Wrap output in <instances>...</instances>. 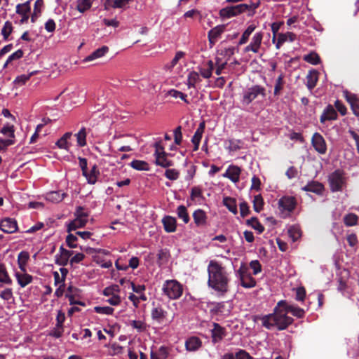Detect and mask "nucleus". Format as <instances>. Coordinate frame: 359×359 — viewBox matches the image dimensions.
Masks as SVG:
<instances>
[{
  "instance_id": "f257e3e1",
  "label": "nucleus",
  "mask_w": 359,
  "mask_h": 359,
  "mask_svg": "<svg viewBox=\"0 0 359 359\" xmlns=\"http://www.w3.org/2000/svg\"><path fill=\"white\" fill-rule=\"evenodd\" d=\"M283 306H279L278 302L273 309L272 313L262 316H256V318L262 320V326L268 330L276 327L278 330H285L292 325L294 319L288 316Z\"/></svg>"
},
{
  "instance_id": "f03ea898",
  "label": "nucleus",
  "mask_w": 359,
  "mask_h": 359,
  "mask_svg": "<svg viewBox=\"0 0 359 359\" xmlns=\"http://www.w3.org/2000/svg\"><path fill=\"white\" fill-rule=\"evenodd\" d=\"M209 287L225 294L229 290V278L225 269L217 261L211 260L208 266Z\"/></svg>"
},
{
  "instance_id": "7ed1b4c3",
  "label": "nucleus",
  "mask_w": 359,
  "mask_h": 359,
  "mask_svg": "<svg viewBox=\"0 0 359 359\" xmlns=\"http://www.w3.org/2000/svg\"><path fill=\"white\" fill-rule=\"evenodd\" d=\"M259 96L262 98L265 97L266 89L260 85H254L243 91L241 102L243 106H248Z\"/></svg>"
},
{
  "instance_id": "20e7f679",
  "label": "nucleus",
  "mask_w": 359,
  "mask_h": 359,
  "mask_svg": "<svg viewBox=\"0 0 359 359\" xmlns=\"http://www.w3.org/2000/svg\"><path fill=\"white\" fill-rule=\"evenodd\" d=\"M297 202L294 196H285L278 200V210L280 217L285 219L290 216L297 206Z\"/></svg>"
},
{
  "instance_id": "39448f33",
  "label": "nucleus",
  "mask_w": 359,
  "mask_h": 359,
  "mask_svg": "<svg viewBox=\"0 0 359 359\" xmlns=\"http://www.w3.org/2000/svg\"><path fill=\"white\" fill-rule=\"evenodd\" d=\"M163 291L169 299H177L182 294L183 287L176 280H168L163 285Z\"/></svg>"
},
{
  "instance_id": "423d86ee",
  "label": "nucleus",
  "mask_w": 359,
  "mask_h": 359,
  "mask_svg": "<svg viewBox=\"0 0 359 359\" xmlns=\"http://www.w3.org/2000/svg\"><path fill=\"white\" fill-rule=\"evenodd\" d=\"M330 190L332 192L341 191L346 186V178L343 170L337 169L332 172L328 178Z\"/></svg>"
},
{
  "instance_id": "0eeeda50",
  "label": "nucleus",
  "mask_w": 359,
  "mask_h": 359,
  "mask_svg": "<svg viewBox=\"0 0 359 359\" xmlns=\"http://www.w3.org/2000/svg\"><path fill=\"white\" fill-rule=\"evenodd\" d=\"M238 277L241 281V285L245 288H252L256 285V280L249 273L248 268L242 264L237 271Z\"/></svg>"
},
{
  "instance_id": "6e6552de",
  "label": "nucleus",
  "mask_w": 359,
  "mask_h": 359,
  "mask_svg": "<svg viewBox=\"0 0 359 359\" xmlns=\"http://www.w3.org/2000/svg\"><path fill=\"white\" fill-rule=\"evenodd\" d=\"M248 8V4H246L226 6L219 11V16L222 18L229 19L247 11Z\"/></svg>"
},
{
  "instance_id": "1a4fd4ad",
  "label": "nucleus",
  "mask_w": 359,
  "mask_h": 359,
  "mask_svg": "<svg viewBox=\"0 0 359 359\" xmlns=\"http://www.w3.org/2000/svg\"><path fill=\"white\" fill-rule=\"evenodd\" d=\"M311 144L320 154L327 152V144L324 137L319 133H315L311 137Z\"/></svg>"
},
{
  "instance_id": "9d476101",
  "label": "nucleus",
  "mask_w": 359,
  "mask_h": 359,
  "mask_svg": "<svg viewBox=\"0 0 359 359\" xmlns=\"http://www.w3.org/2000/svg\"><path fill=\"white\" fill-rule=\"evenodd\" d=\"M264 34L262 32L255 33L251 40V42L244 48L245 53L252 51L257 53L261 48Z\"/></svg>"
},
{
  "instance_id": "9b49d317",
  "label": "nucleus",
  "mask_w": 359,
  "mask_h": 359,
  "mask_svg": "<svg viewBox=\"0 0 359 359\" xmlns=\"http://www.w3.org/2000/svg\"><path fill=\"white\" fill-rule=\"evenodd\" d=\"M151 316L154 321L161 323L167 316V311L164 310L162 305L155 302L152 303Z\"/></svg>"
},
{
  "instance_id": "f8f14e48",
  "label": "nucleus",
  "mask_w": 359,
  "mask_h": 359,
  "mask_svg": "<svg viewBox=\"0 0 359 359\" xmlns=\"http://www.w3.org/2000/svg\"><path fill=\"white\" fill-rule=\"evenodd\" d=\"M343 95L347 102L350 104L351 109L353 114L356 116H359V98L356 95L348 92V90H344Z\"/></svg>"
},
{
  "instance_id": "ddd939ff",
  "label": "nucleus",
  "mask_w": 359,
  "mask_h": 359,
  "mask_svg": "<svg viewBox=\"0 0 359 359\" xmlns=\"http://www.w3.org/2000/svg\"><path fill=\"white\" fill-rule=\"evenodd\" d=\"M279 306H283L287 313H291L294 316L298 318H302L305 316V311L297 306L288 304L285 300H280L278 302Z\"/></svg>"
},
{
  "instance_id": "4468645a",
  "label": "nucleus",
  "mask_w": 359,
  "mask_h": 359,
  "mask_svg": "<svg viewBox=\"0 0 359 359\" xmlns=\"http://www.w3.org/2000/svg\"><path fill=\"white\" fill-rule=\"evenodd\" d=\"M0 229L6 233H13L18 231V224L15 219L4 218L0 222Z\"/></svg>"
},
{
  "instance_id": "2eb2a0df",
  "label": "nucleus",
  "mask_w": 359,
  "mask_h": 359,
  "mask_svg": "<svg viewBox=\"0 0 359 359\" xmlns=\"http://www.w3.org/2000/svg\"><path fill=\"white\" fill-rule=\"evenodd\" d=\"M241 169L237 165H231L222 175L224 177L229 179L233 183L239 182Z\"/></svg>"
},
{
  "instance_id": "dca6fc26",
  "label": "nucleus",
  "mask_w": 359,
  "mask_h": 359,
  "mask_svg": "<svg viewBox=\"0 0 359 359\" xmlns=\"http://www.w3.org/2000/svg\"><path fill=\"white\" fill-rule=\"evenodd\" d=\"M226 332L224 327H222L219 323H213V329L211 330L212 341L214 344L222 341L226 336Z\"/></svg>"
},
{
  "instance_id": "f3484780",
  "label": "nucleus",
  "mask_w": 359,
  "mask_h": 359,
  "mask_svg": "<svg viewBox=\"0 0 359 359\" xmlns=\"http://www.w3.org/2000/svg\"><path fill=\"white\" fill-rule=\"evenodd\" d=\"M59 251L60 254L55 255V264L60 266H66L70 257L73 255V251L66 250L63 246H60Z\"/></svg>"
},
{
  "instance_id": "a211bd4d",
  "label": "nucleus",
  "mask_w": 359,
  "mask_h": 359,
  "mask_svg": "<svg viewBox=\"0 0 359 359\" xmlns=\"http://www.w3.org/2000/svg\"><path fill=\"white\" fill-rule=\"evenodd\" d=\"M225 26L224 25H217L214 28L211 29L208 33V38L209 41V43L210 47H212L217 39L220 36V35L224 32Z\"/></svg>"
},
{
  "instance_id": "6ab92c4d",
  "label": "nucleus",
  "mask_w": 359,
  "mask_h": 359,
  "mask_svg": "<svg viewBox=\"0 0 359 359\" xmlns=\"http://www.w3.org/2000/svg\"><path fill=\"white\" fill-rule=\"evenodd\" d=\"M193 219L195 224L198 227L205 226L207 224L206 212L201 209H197L194 212Z\"/></svg>"
},
{
  "instance_id": "aec40b11",
  "label": "nucleus",
  "mask_w": 359,
  "mask_h": 359,
  "mask_svg": "<svg viewBox=\"0 0 359 359\" xmlns=\"http://www.w3.org/2000/svg\"><path fill=\"white\" fill-rule=\"evenodd\" d=\"M164 230L167 233H172L176 231L177 220L174 217L166 215L162 219Z\"/></svg>"
},
{
  "instance_id": "412c9836",
  "label": "nucleus",
  "mask_w": 359,
  "mask_h": 359,
  "mask_svg": "<svg viewBox=\"0 0 359 359\" xmlns=\"http://www.w3.org/2000/svg\"><path fill=\"white\" fill-rule=\"evenodd\" d=\"M168 153L161 152V154L155 156V163L156 165L161 166L164 168H168L174 165L172 161L168 158Z\"/></svg>"
},
{
  "instance_id": "4be33fe9",
  "label": "nucleus",
  "mask_w": 359,
  "mask_h": 359,
  "mask_svg": "<svg viewBox=\"0 0 359 359\" xmlns=\"http://www.w3.org/2000/svg\"><path fill=\"white\" fill-rule=\"evenodd\" d=\"M337 118V113L334 107L329 104L324 110L323 114L320 116V121L324 123L328 120H336Z\"/></svg>"
},
{
  "instance_id": "5701e85b",
  "label": "nucleus",
  "mask_w": 359,
  "mask_h": 359,
  "mask_svg": "<svg viewBox=\"0 0 359 359\" xmlns=\"http://www.w3.org/2000/svg\"><path fill=\"white\" fill-rule=\"evenodd\" d=\"M108 51H109V48L107 46H103L101 48L96 49L92 53H90L89 55L86 57L83 60V62H91L94 60L100 58V57L104 56Z\"/></svg>"
},
{
  "instance_id": "b1692460",
  "label": "nucleus",
  "mask_w": 359,
  "mask_h": 359,
  "mask_svg": "<svg viewBox=\"0 0 359 359\" xmlns=\"http://www.w3.org/2000/svg\"><path fill=\"white\" fill-rule=\"evenodd\" d=\"M296 34L293 32H288L287 33L278 34L277 42L276 43V49H280L281 46L287 41L292 42L296 40Z\"/></svg>"
},
{
  "instance_id": "393cba45",
  "label": "nucleus",
  "mask_w": 359,
  "mask_h": 359,
  "mask_svg": "<svg viewBox=\"0 0 359 359\" xmlns=\"http://www.w3.org/2000/svg\"><path fill=\"white\" fill-rule=\"evenodd\" d=\"M15 276L16 277L18 284L20 285L21 287H26L33 280L32 276L27 273L26 272H23V273L16 272Z\"/></svg>"
},
{
  "instance_id": "a878e982",
  "label": "nucleus",
  "mask_w": 359,
  "mask_h": 359,
  "mask_svg": "<svg viewBox=\"0 0 359 359\" xmlns=\"http://www.w3.org/2000/svg\"><path fill=\"white\" fill-rule=\"evenodd\" d=\"M318 80V72L316 70L309 71L306 76V87L312 90L316 86Z\"/></svg>"
},
{
  "instance_id": "bb28decb",
  "label": "nucleus",
  "mask_w": 359,
  "mask_h": 359,
  "mask_svg": "<svg viewBox=\"0 0 359 359\" xmlns=\"http://www.w3.org/2000/svg\"><path fill=\"white\" fill-rule=\"evenodd\" d=\"M302 189L306 191H310L320 194L323 192L324 187L321 183L318 182L312 181L304 187Z\"/></svg>"
},
{
  "instance_id": "cd10ccee",
  "label": "nucleus",
  "mask_w": 359,
  "mask_h": 359,
  "mask_svg": "<svg viewBox=\"0 0 359 359\" xmlns=\"http://www.w3.org/2000/svg\"><path fill=\"white\" fill-rule=\"evenodd\" d=\"M201 346V341L198 337H191L185 343L187 350L189 351H196Z\"/></svg>"
},
{
  "instance_id": "c85d7f7f",
  "label": "nucleus",
  "mask_w": 359,
  "mask_h": 359,
  "mask_svg": "<svg viewBox=\"0 0 359 359\" xmlns=\"http://www.w3.org/2000/svg\"><path fill=\"white\" fill-rule=\"evenodd\" d=\"M88 219H81L76 217L67 225V232H71L79 228H82L86 226Z\"/></svg>"
},
{
  "instance_id": "c756f323",
  "label": "nucleus",
  "mask_w": 359,
  "mask_h": 359,
  "mask_svg": "<svg viewBox=\"0 0 359 359\" xmlns=\"http://www.w3.org/2000/svg\"><path fill=\"white\" fill-rule=\"evenodd\" d=\"M0 283L1 285H11L13 280L8 275L6 268L4 264H0Z\"/></svg>"
},
{
  "instance_id": "7c9ffc66",
  "label": "nucleus",
  "mask_w": 359,
  "mask_h": 359,
  "mask_svg": "<svg viewBox=\"0 0 359 359\" xmlns=\"http://www.w3.org/2000/svg\"><path fill=\"white\" fill-rule=\"evenodd\" d=\"M67 196V194L61 191H51L46 195V199L53 203H59L62 201Z\"/></svg>"
},
{
  "instance_id": "2f4dec72",
  "label": "nucleus",
  "mask_w": 359,
  "mask_h": 359,
  "mask_svg": "<svg viewBox=\"0 0 359 359\" xmlns=\"http://www.w3.org/2000/svg\"><path fill=\"white\" fill-rule=\"evenodd\" d=\"M99 174H100V172L97 170V167L95 164H94L93 165V167L91 168L90 171L88 172L87 170L86 175H83V176L86 177V178L88 181V183H89L90 184H94L97 182V176Z\"/></svg>"
},
{
  "instance_id": "473e14b6",
  "label": "nucleus",
  "mask_w": 359,
  "mask_h": 359,
  "mask_svg": "<svg viewBox=\"0 0 359 359\" xmlns=\"http://www.w3.org/2000/svg\"><path fill=\"white\" fill-rule=\"evenodd\" d=\"M246 224L256 230L258 232V233H262L264 231V226L260 223V222L256 217H252L250 219H247Z\"/></svg>"
},
{
  "instance_id": "72a5a7b5",
  "label": "nucleus",
  "mask_w": 359,
  "mask_h": 359,
  "mask_svg": "<svg viewBox=\"0 0 359 359\" xmlns=\"http://www.w3.org/2000/svg\"><path fill=\"white\" fill-rule=\"evenodd\" d=\"M29 258V253L25 251L20 252L18 256V266L22 272H26V265Z\"/></svg>"
},
{
  "instance_id": "f704fd0d",
  "label": "nucleus",
  "mask_w": 359,
  "mask_h": 359,
  "mask_svg": "<svg viewBox=\"0 0 359 359\" xmlns=\"http://www.w3.org/2000/svg\"><path fill=\"white\" fill-rule=\"evenodd\" d=\"M130 165L135 170L139 171H149L150 169L147 162L141 160H133Z\"/></svg>"
},
{
  "instance_id": "c9c22d12",
  "label": "nucleus",
  "mask_w": 359,
  "mask_h": 359,
  "mask_svg": "<svg viewBox=\"0 0 359 359\" xmlns=\"http://www.w3.org/2000/svg\"><path fill=\"white\" fill-rule=\"evenodd\" d=\"M223 203L230 212L234 215L237 214L238 210L236 201L235 198L231 197H224L223 199Z\"/></svg>"
},
{
  "instance_id": "e433bc0d",
  "label": "nucleus",
  "mask_w": 359,
  "mask_h": 359,
  "mask_svg": "<svg viewBox=\"0 0 359 359\" xmlns=\"http://www.w3.org/2000/svg\"><path fill=\"white\" fill-rule=\"evenodd\" d=\"M177 215L179 219H182L184 224H188L190 221V217L189 215L187 208L181 205L177 208Z\"/></svg>"
},
{
  "instance_id": "4c0bfd02",
  "label": "nucleus",
  "mask_w": 359,
  "mask_h": 359,
  "mask_svg": "<svg viewBox=\"0 0 359 359\" xmlns=\"http://www.w3.org/2000/svg\"><path fill=\"white\" fill-rule=\"evenodd\" d=\"M343 221L346 226H353L358 224V217L355 213H348L344 215Z\"/></svg>"
},
{
  "instance_id": "58836bf2",
  "label": "nucleus",
  "mask_w": 359,
  "mask_h": 359,
  "mask_svg": "<svg viewBox=\"0 0 359 359\" xmlns=\"http://www.w3.org/2000/svg\"><path fill=\"white\" fill-rule=\"evenodd\" d=\"M256 27L254 25H249L247 29L243 32L241 38L238 41V45L241 46L246 43L249 39L251 34L255 31Z\"/></svg>"
},
{
  "instance_id": "ea45409f",
  "label": "nucleus",
  "mask_w": 359,
  "mask_h": 359,
  "mask_svg": "<svg viewBox=\"0 0 359 359\" xmlns=\"http://www.w3.org/2000/svg\"><path fill=\"white\" fill-rule=\"evenodd\" d=\"M86 129L85 127L81 128L78 133L75 135L78 146L83 147L86 145Z\"/></svg>"
},
{
  "instance_id": "a19ab883",
  "label": "nucleus",
  "mask_w": 359,
  "mask_h": 359,
  "mask_svg": "<svg viewBox=\"0 0 359 359\" xmlns=\"http://www.w3.org/2000/svg\"><path fill=\"white\" fill-rule=\"evenodd\" d=\"M201 81V79H200L199 74L196 72H191L189 74L187 79L188 88H195L196 83L200 82Z\"/></svg>"
},
{
  "instance_id": "79ce46f5",
  "label": "nucleus",
  "mask_w": 359,
  "mask_h": 359,
  "mask_svg": "<svg viewBox=\"0 0 359 359\" xmlns=\"http://www.w3.org/2000/svg\"><path fill=\"white\" fill-rule=\"evenodd\" d=\"M31 1L29 0L24 4H18L16 6V13L20 15L29 14L31 11Z\"/></svg>"
},
{
  "instance_id": "37998d69",
  "label": "nucleus",
  "mask_w": 359,
  "mask_h": 359,
  "mask_svg": "<svg viewBox=\"0 0 359 359\" xmlns=\"http://www.w3.org/2000/svg\"><path fill=\"white\" fill-rule=\"evenodd\" d=\"M304 60L313 65H318L320 62V56L316 52H311L304 55Z\"/></svg>"
},
{
  "instance_id": "c03bdc74",
  "label": "nucleus",
  "mask_w": 359,
  "mask_h": 359,
  "mask_svg": "<svg viewBox=\"0 0 359 359\" xmlns=\"http://www.w3.org/2000/svg\"><path fill=\"white\" fill-rule=\"evenodd\" d=\"M287 233L293 242L297 241L302 236V231L300 229L296 226H290L288 229Z\"/></svg>"
},
{
  "instance_id": "a18cd8bd",
  "label": "nucleus",
  "mask_w": 359,
  "mask_h": 359,
  "mask_svg": "<svg viewBox=\"0 0 359 359\" xmlns=\"http://www.w3.org/2000/svg\"><path fill=\"white\" fill-rule=\"evenodd\" d=\"M92 3V0H78L76 9L83 13L90 8Z\"/></svg>"
},
{
  "instance_id": "49530a36",
  "label": "nucleus",
  "mask_w": 359,
  "mask_h": 359,
  "mask_svg": "<svg viewBox=\"0 0 359 359\" xmlns=\"http://www.w3.org/2000/svg\"><path fill=\"white\" fill-rule=\"evenodd\" d=\"M252 203L253 208L255 212H259L263 209L264 203L263 198L260 194L257 195L254 197Z\"/></svg>"
},
{
  "instance_id": "de8ad7c7",
  "label": "nucleus",
  "mask_w": 359,
  "mask_h": 359,
  "mask_svg": "<svg viewBox=\"0 0 359 359\" xmlns=\"http://www.w3.org/2000/svg\"><path fill=\"white\" fill-rule=\"evenodd\" d=\"M205 128V121H202L200 123L198 128L196 129L194 136L191 138V140L200 141L201 140L203 133H204Z\"/></svg>"
},
{
  "instance_id": "09e8293b",
  "label": "nucleus",
  "mask_w": 359,
  "mask_h": 359,
  "mask_svg": "<svg viewBox=\"0 0 359 359\" xmlns=\"http://www.w3.org/2000/svg\"><path fill=\"white\" fill-rule=\"evenodd\" d=\"M13 32V25L10 21H6L1 29V34L4 36V40H7L9 35Z\"/></svg>"
},
{
  "instance_id": "8fccbe9b",
  "label": "nucleus",
  "mask_w": 359,
  "mask_h": 359,
  "mask_svg": "<svg viewBox=\"0 0 359 359\" xmlns=\"http://www.w3.org/2000/svg\"><path fill=\"white\" fill-rule=\"evenodd\" d=\"M283 78H284V76L283 75V74H281L278 76V77L277 78V79L276 81V84L274 86V92H273L275 95H279L281 90L283 88V83H284Z\"/></svg>"
},
{
  "instance_id": "3c124183",
  "label": "nucleus",
  "mask_w": 359,
  "mask_h": 359,
  "mask_svg": "<svg viewBox=\"0 0 359 359\" xmlns=\"http://www.w3.org/2000/svg\"><path fill=\"white\" fill-rule=\"evenodd\" d=\"M119 286L117 285H113L111 286L107 287L103 291V294L107 297L114 296L116 295V293L119 292Z\"/></svg>"
},
{
  "instance_id": "603ef678",
  "label": "nucleus",
  "mask_w": 359,
  "mask_h": 359,
  "mask_svg": "<svg viewBox=\"0 0 359 359\" xmlns=\"http://www.w3.org/2000/svg\"><path fill=\"white\" fill-rule=\"evenodd\" d=\"M165 177L170 180H176L180 177V172L176 169H168L165 172Z\"/></svg>"
},
{
  "instance_id": "864d4df0",
  "label": "nucleus",
  "mask_w": 359,
  "mask_h": 359,
  "mask_svg": "<svg viewBox=\"0 0 359 359\" xmlns=\"http://www.w3.org/2000/svg\"><path fill=\"white\" fill-rule=\"evenodd\" d=\"M190 198L191 201H196V198H203L202 189L199 187H194L191 190Z\"/></svg>"
},
{
  "instance_id": "5fc2aeb1",
  "label": "nucleus",
  "mask_w": 359,
  "mask_h": 359,
  "mask_svg": "<svg viewBox=\"0 0 359 359\" xmlns=\"http://www.w3.org/2000/svg\"><path fill=\"white\" fill-rule=\"evenodd\" d=\"M94 310L97 313L106 315H111L114 311V309L110 306H95Z\"/></svg>"
},
{
  "instance_id": "6e6d98bb",
  "label": "nucleus",
  "mask_w": 359,
  "mask_h": 359,
  "mask_svg": "<svg viewBox=\"0 0 359 359\" xmlns=\"http://www.w3.org/2000/svg\"><path fill=\"white\" fill-rule=\"evenodd\" d=\"M168 94L175 98H180L182 100H184L185 102L189 103L187 100V95L179 90L172 89L168 92Z\"/></svg>"
},
{
  "instance_id": "4d7b16f0",
  "label": "nucleus",
  "mask_w": 359,
  "mask_h": 359,
  "mask_svg": "<svg viewBox=\"0 0 359 359\" xmlns=\"http://www.w3.org/2000/svg\"><path fill=\"white\" fill-rule=\"evenodd\" d=\"M130 0H113L111 6L113 8H125Z\"/></svg>"
},
{
  "instance_id": "13d9d810",
  "label": "nucleus",
  "mask_w": 359,
  "mask_h": 359,
  "mask_svg": "<svg viewBox=\"0 0 359 359\" xmlns=\"http://www.w3.org/2000/svg\"><path fill=\"white\" fill-rule=\"evenodd\" d=\"M130 325L138 332H144L147 329L146 324L141 320H132Z\"/></svg>"
},
{
  "instance_id": "bf43d9fd",
  "label": "nucleus",
  "mask_w": 359,
  "mask_h": 359,
  "mask_svg": "<svg viewBox=\"0 0 359 359\" xmlns=\"http://www.w3.org/2000/svg\"><path fill=\"white\" fill-rule=\"evenodd\" d=\"M234 359H254V358L251 356L245 350L239 349L234 354Z\"/></svg>"
},
{
  "instance_id": "052dcab7",
  "label": "nucleus",
  "mask_w": 359,
  "mask_h": 359,
  "mask_svg": "<svg viewBox=\"0 0 359 359\" xmlns=\"http://www.w3.org/2000/svg\"><path fill=\"white\" fill-rule=\"evenodd\" d=\"M34 73H31L29 74H22L16 77L14 81V83L17 85L22 86L24 85L33 75Z\"/></svg>"
},
{
  "instance_id": "680f3d73",
  "label": "nucleus",
  "mask_w": 359,
  "mask_h": 359,
  "mask_svg": "<svg viewBox=\"0 0 359 359\" xmlns=\"http://www.w3.org/2000/svg\"><path fill=\"white\" fill-rule=\"evenodd\" d=\"M174 141L177 145H180L182 141V127L177 126L174 130Z\"/></svg>"
},
{
  "instance_id": "e2e57ef3",
  "label": "nucleus",
  "mask_w": 359,
  "mask_h": 359,
  "mask_svg": "<svg viewBox=\"0 0 359 359\" xmlns=\"http://www.w3.org/2000/svg\"><path fill=\"white\" fill-rule=\"evenodd\" d=\"M0 297L6 301L13 299V290L11 288H6L0 292Z\"/></svg>"
},
{
  "instance_id": "0e129e2a",
  "label": "nucleus",
  "mask_w": 359,
  "mask_h": 359,
  "mask_svg": "<svg viewBox=\"0 0 359 359\" xmlns=\"http://www.w3.org/2000/svg\"><path fill=\"white\" fill-rule=\"evenodd\" d=\"M239 208H240V214L243 218L245 217L247 215H248L250 214V208H249L248 204L245 201L241 203L239 205Z\"/></svg>"
},
{
  "instance_id": "69168bd1",
  "label": "nucleus",
  "mask_w": 359,
  "mask_h": 359,
  "mask_svg": "<svg viewBox=\"0 0 359 359\" xmlns=\"http://www.w3.org/2000/svg\"><path fill=\"white\" fill-rule=\"evenodd\" d=\"M76 236L69 233L67 235L66 238V243L67 246L70 248H75L77 247V245L75 243V242L77 241Z\"/></svg>"
},
{
  "instance_id": "338daca9",
  "label": "nucleus",
  "mask_w": 359,
  "mask_h": 359,
  "mask_svg": "<svg viewBox=\"0 0 359 359\" xmlns=\"http://www.w3.org/2000/svg\"><path fill=\"white\" fill-rule=\"evenodd\" d=\"M24 53L21 49H19L12 53L7 59V63H11L14 60H19L23 57Z\"/></svg>"
},
{
  "instance_id": "774afa93",
  "label": "nucleus",
  "mask_w": 359,
  "mask_h": 359,
  "mask_svg": "<svg viewBox=\"0 0 359 359\" xmlns=\"http://www.w3.org/2000/svg\"><path fill=\"white\" fill-rule=\"evenodd\" d=\"M75 216L76 217L81 218V219H88L89 216V213L87 211H85V209L83 207L79 206L76 208V212H75Z\"/></svg>"
}]
</instances>
